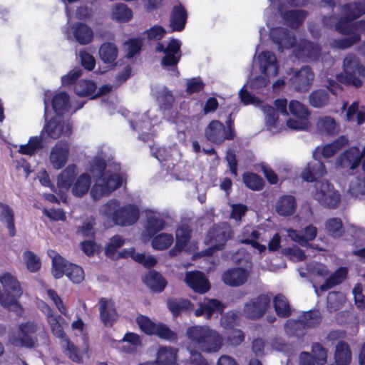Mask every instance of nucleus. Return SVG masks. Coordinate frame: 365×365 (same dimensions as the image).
I'll return each instance as SVG.
<instances>
[{
	"label": "nucleus",
	"instance_id": "f704fd0d",
	"mask_svg": "<svg viewBox=\"0 0 365 365\" xmlns=\"http://www.w3.org/2000/svg\"><path fill=\"white\" fill-rule=\"evenodd\" d=\"M326 173V170L323 163L317 159H314L308 163L307 168L302 173V178L307 182H314L319 180V178Z\"/></svg>",
	"mask_w": 365,
	"mask_h": 365
},
{
	"label": "nucleus",
	"instance_id": "72a5a7b5",
	"mask_svg": "<svg viewBox=\"0 0 365 365\" xmlns=\"http://www.w3.org/2000/svg\"><path fill=\"white\" fill-rule=\"evenodd\" d=\"M101 321L106 326H112L118 318L114 302L111 299L101 298L99 300Z\"/></svg>",
	"mask_w": 365,
	"mask_h": 365
},
{
	"label": "nucleus",
	"instance_id": "a18cd8bd",
	"mask_svg": "<svg viewBox=\"0 0 365 365\" xmlns=\"http://www.w3.org/2000/svg\"><path fill=\"white\" fill-rule=\"evenodd\" d=\"M154 95L160 109L165 111L172 108L174 97L166 87L161 86L158 88L155 91Z\"/></svg>",
	"mask_w": 365,
	"mask_h": 365
},
{
	"label": "nucleus",
	"instance_id": "473e14b6",
	"mask_svg": "<svg viewBox=\"0 0 365 365\" xmlns=\"http://www.w3.org/2000/svg\"><path fill=\"white\" fill-rule=\"evenodd\" d=\"M249 277L248 270L243 268H232L222 274V281L231 287H238L245 284Z\"/></svg>",
	"mask_w": 365,
	"mask_h": 365
},
{
	"label": "nucleus",
	"instance_id": "0eeeda50",
	"mask_svg": "<svg viewBox=\"0 0 365 365\" xmlns=\"http://www.w3.org/2000/svg\"><path fill=\"white\" fill-rule=\"evenodd\" d=\"M344 18L335 24L337 31L342 34H359L365 31V21L361 20L355 23L351 21L365 14V0H356L355 2L347 4L342 9Z\"/></svg>",
	"mask_w": 365,
	"mask_h": 365
},
{
	"label": "nucleus",
	"instance_id": "5fc2aeb1",
	"mask_svg": "<svg viewBox=\"0 0 365 365\" xmlns=\"http://www.w3.org/2000/svg\"><path fill=\"white\" fill-rule=\"evenodd\" d=\"M325 230L332 237H340L344 232L341 220L339 217L329 218L325 222Z\"/></svg>",
	"mask_w": 365,
	"mask_h": 365
},
{
	"label": "nucleus",
	"instance_id": "de8ad7c7",
	"mask_svg": "<svg viewBox=\"0 0 365 365\" xmlns=\"http://www.w3.org/2000/svg\"><path fill=\"white\" fill-rule=\"evenodd\" d=\"M143 282L154 292H162L166 284L165 279L155 270L150 271L144 277Z\"/></svg>",
	"mask_w": 365,
	"mask_h": 365
},
{
	"label": "nucleus",
	"instance_id": "2f4dec72",
	"mask_svg": "<svg viewBox=\"0 0 365 365\" xmlns=\"http://www.w3.org/2000/svg\"><path fill=\"white\" fill-rule=\"evenodd\" d=\"M185 282L195 292L200 294H204L210 289V283L207 279L198 271L187 272Z\"/></svg>",
	"mask_w": 365,
	"mask_h": 365
},
{
	"label": "nucleus",
	"instance_id": "6e6d98bb",
	"mask_svg": "<svg viewBox=\"0 0 365 365\" xmlns=\"http://www.w3.org/2000/svg\"><path fill=\"white\" fill-rule=\"evenodd\" d=\"M132 16L131 9L124 4H116L113 7L112 18L118 22H127Z\"/></svg>",
	"mask_w": 365,
	"mask_h": 365
},
{
	"label": "nucleus",
	"instance_id": "7c9ffc66",
	"mask_svg": "<svg viewBox=\"0 0 365 365\" xmlns=\"http://www.w3.org/2000/svg\"><path fill=\"white\" fill-rule=\"evenodd\" d=\"M286 231L289 238L302 246L314 240L317 234V228L312 225L305 227L301 232L291 228L287 229Z\"/></svg>",
	"mask_w": 365,
	"mask_h": 365
},
{
	"label": "nucleus",
	"instance_id": "b1692460",
	"mask_svg": "<svg viewBox=\"0 0 365 365\" xmlns=\"http://www.w3.org/2000/svg\"><path fill=\"white\" fill-rule=\"evenodd\" d=\"M314 75L309 66H303L289 79L290 86L298 92L307 91L314 81Z\"/></svg>",
	"mask_w": 365,
	"mask_h": 365
},
{
	"label": "nucleus",
	"instance_id": "338daca9",
	"mask_svg": "<svg viewBox=\"0 0 365 365\" xmlns=\"http://www.w3.org/2000/svg\"><path fill=\"white\" fill-rule=\"evenodd\" d=\"M243 181L247 187L253 190H259L264 185L263 180L257 174L252 173H245Z\"/></svg>",
	"mask_w": 365,
	"mask_h": 365
},
{
	"label": "nucleus",
	"instance_id": "9d476101",
	"mask_svg": "<svg viewBox=\"0 0 365 365\" xmlns=\"http://www.w3.org/2000/svg\"><path fill=\"white\" fill-rule=\"evenodd\" d=\"M310 192L312 197L324 207L335 209L341 202V194L327 180H317Z\"/></svg>",
	"mask_w": 365,
	"mask_h": 365
},
{
	"label": "nucleus",
	"instance_id": "09e8293b",
	"mask_svg": "<svg viewBox=\"0 0 365 365\" xmlns=\"http://www.w3.org/2000/svg\"><path fill=\"white\" fill-rule=\"evenodd\" d=\"M0 220L6 225L9 234L13 237L16 234L14 214L13 210L7 205L0 204Z\"/></svg>",
	"mask_w": 365,
	"mask_h": 365
},
{
	"label": "nucleus",
	"instance_id": "69168bd1",
	"mask_svg": "<svg viewBox=\"0 0 365 365\" xmlns=\"http://www.w3.org/2000/svg\"><path fill=\"white\" fill-rule=\"evenodd\" d=\"M313 361L317 365H324L327 361V350L319 343H314L312 346Z\"/></svg>",
	"mask_w": 365,
	"mask_h": 365
},
{
	"label": "nucleus",
	"instance_id": "79ce46f5",
	"mask_svg": "<svg viewBox=\"0 0 365 365\" xmlns=\"http://www.w3.org/2000/svg\"><path fill=\"white\" fill-rule=\"evenodd\" d=\"M176 244L174 248L170 250V255L175 256L187 245L190 238V230L187 225L180 226L175 232Z\"/></svg>",
	"mask_w": 365,
	"mask_h": 365
},
{
	"label": "nucleus",
	"instance_id": "a878e982",
	"mask_svg": "<svg viewBox=\"0 0 365 365\" xmlns=\"http://www.w3.org/2000/svg\"><path fill=\"white\" fill-rule=\"evenodd\" d=\"M77 175V167L75 165H68L58 176L57 186L60 190V198L63 202H66V195L65 192H67L72 185L74 178Z\"/></svg>",
	"mask_w": 365,
	"mask_h": 365
},
{
	"label": "nucleus",
	"instance_id": "c756f323",
	"mask_svg": "<svg viewBox=\"0 0 365 365\" xmlns=\"http://www.w3.org/2000/svg\"><path fill=\"white\" fill-rule=\"evenodd\" d=\"M225 309L223 304L215 299L205 298L199 302V307L195 310V317L203 316L210 319L215 313H221Z\"/></svg>",
	"mask_w": 365,
	"mask_h": 365
},
{
	"label": "nucleus",
	"instance_id": "1a4fd4ad",
	"mask_svg": "<svg viewBox=\"0 0 365 365\" xmlns=\"http://www.w3.org/2000/svg\"><path fill=\"white\" fill-rule=\"evenodd\" d=\"M48 255L52 259V273L55 278L59 279L66 274L73 283L83 280L84 272L81 267L68 262L54 250H48Z\"/></svg>",
	"mask_w": 365,
	"mask_h": 365
},
{
	"label": "nucleus",
	"instance_id": "f8f14e48",
	"mask_svg": "<svg viewBox=\"0 0 365 365\" xmlns=\"http://www.w3.org/2000/svg\"><path fill=\"white\" fill-rule=\"evenodd\" d=\"M344 72L337 75L339 82L359 87L362 82L359 76L365 77V68L359 63L358 58L354 54H348L344 60Z\"/></svg>",
	"mask_w": 365,
	"mask_h": 365
},
{
	"label": "nucleus",
	"instance_id": "2eb2a0df",
	"mask_svg": "<svg viewBox=\"0 0 365 365\" xmlns=\"http://www.w3.org/2000/svg\"><path fill=\"white\" fill-rule=\"evenodd\" d=\"M319 322V312L309 311L303 313L297 320H288L284 325V330L289 336L299 337L304 334V329L306 328L314 327Z\"/></svg>",
	"mask_w": 365,
	"mask_h": 365
},
{
	"label": "nucleus",
	"instance_id": "58836bf2",
	"mask_svg": "<svg viewBox=\"0 0 365 365\" xmlns=\"http://www.w3.org/2000/svg\"><path fill=\"white\" fill-rule=\"evenodd\" d=\"M317 132L322 135H335L339 131V125L330 116H321L316 123Z\"/></svg>",
	"mask_w": 365,
	"mask_h": 365
},
{
	"label": "nucleus",
	"instance_id": "5701e85b",
	"mask_svg": "<svg viewBox=\"0 0 365 365\" xmlns=\"http://www.w3.org/2000/svg\"><path fill=\"white\" fill-rule=\"evenodd\" d=\"M364 151L353 146L343 152L337 158L336 165L344 169L354 170L361 163Z\"/></svg>",
	"mask_w": 365,
	"mask_h": 365
},
{
	"label": "nucleus",
	"instance_id": "423d86ee",
	"mask_svg": "<svg viewBox=\"0 0 365 365\" xmlns=\"http://www.w3.org/2000/svg\"><path fill=\"white\" fill-rule=\"evenodd\" d=\"M99 213L103 217L111 220L115 225L120 226L131 225L139 218V210L136 205L128 204L120 207V202L115 199L103 205Z\"/></svg>",
	"mask_w": 365,
	"mask_h": 365
},
{
	"label": "nucleus",
	"instance_id": "c85d7f7f",
	"mask_svg": "<svg viewBox=\"0 0 365 365\" xmlns=\"http://www.w3.org/2000/svg\"><path fill=\"white\" fill-rule=\"evenodd\" d=\"M146 221L145 224V232L149 237L153 236L157 232L164 229L165 226V215L154 210L145 211Z\"/></svg>",
	"mask_w": 365,
	"mask_h": 365
},
{
	"label": "nucleus",
	"instance_id": "e433bc0d",
	"mask_svg": "<svg viewBox=\"0 0 365 365\" xmlns=\"http://www.w3.org/2000/svg\"><path fill=\"white\" fill-rule=\"evenodd\" d=\"M187 21V12L185 9L178 4L173 6L170 17V26L173 31H181L184 29Z\"/></svg>",
	"mask_w": 365,
	"mask_h": 365
},
{
	"label": "nucleus",
	"instance_id": "39448f33",
	"mask_svg": "<svg viewBox=\"0 0 365 365\" xmlns=\"http://www.w3.org/2000/svg\"><path fill=\"white\" fill-rule=\"evenodd\" d=\"M44 131L48 137L57 139L61 135L70 136L72 127L68 121L61 120V117L57 115L46 123L39 136L31 137L26 144L21 145L19 152L21 154L32 155L41 150L43 146L41 135Z\"/></svg>",
	"mask_w": 365,
	"mask_h": 365
},
{
	"label": "nucleus",
	"instance_id": "f03ea898",
	"mask_svg": "<svg viewBox=\"0 0 365 365\" xmlns=\"http://www.w3.org/2000/svg\"><path fill=\"white\" fill-rule=\"evenodd\" d=\"M109 148L103 145L99 148L96 156L90 165V173L94 179V185L91 190V195L95 200L109 195L120 187L123 183V175L120 172L118 164L113 166L106 165Z\"/></svg>",
	"mask_w": 365,
	"mask_h": 365
},
{
	"label": "nucleus",
	"instance_id": "bb28decb",
	"mask_svg": "<svg viewBox=\"0 0 365 365\" xmlns=\"http://www.w3.org/2000/svg\"><path fill=\"white\" fill-rule=\"evenodd\" d=\"M84 103L85 101L77 103L76 107H75L73 110H71L72 105L69 101V96L65 92L56 93L53 96L51 100L52 108L58 116H60V115L66 112H71V113H73L77 110L81 108Z\"/></svg>",
	"mask_w": 365,
	"mask_h": 365
},
{
	"label": "nucleus",
	"instance_id": "c03bdc74",
	"mask_svg": "<svg viewBox=\"0 0 365 365\" xmlns=\"http://www.w3.org/2000/svg\"><path fill=\"white\" fill-rule=\"evenodd\" d=\"M73 34L80 44H88L93 40V30L86 24L78 23L73 26Z\"/></svg>",
	"mask_w": 365,
	"mask_h": 365
},
{
	"label": "nucleus",
	"instance_id": "ea45409f",
	"mask_svg": "<svg viewBox=\"0 0 365 365\" xmlns=\"http://www.w3.org/2000/svg\"><path fill=\"white\" fill-rule=\"evenodd\" d=\"M347 272L348 271L346 267H339L335 272L330 275L327 279L325 283L320 285L319 288L314 285V288L315 289V292L317 293V294L319 295V291H327L331 287L342 282L346 277Z\"/></svg>",
	"mask_w": 365,
	"mask_h": 365
},
{
	"label": "nucleus",
	"instance_id": "4d7b16f0",
	"mask_svg": "<svg viewBox=\"0 0 365 365\" xmlns=\"http://www.w3.org/2000/svg\"><path fill=\"white\" fill-rule=\"evenodd\" d=\"M329 101V93L325 89L314 91L309 96V102L314 108H322L326 106Z\"/></svg>",
	"mask_w": 365,
	"mask_h": 365
},
{
	"label": "nucleus",
	"instance_id": "393cba45",
	"mask_svg": "<svg viewBox=\"0 0 365 365\" xmlns=\"http://www.w3.org/2000/svg\"><path fill=\"white\" fill-rule=\"evenodd\" d=\"M69 155V144L66 141L59 140L52 148L49 160L56 170L62 168L66 163Z\"/></svg>",
	"mask_w": 365,
	"mask_h": 365
},
{
	"label": "nucleus",
	"instance_id": "680f3d73",
	"mask_svg": "<svg viewBox=\"0 0 365 365\" xmlns=\"http://www.w3.org/2000/svg\"><path fill=\"white\" fill-rule=\"evenodd\" d=\"M76 93L80 96H90L96 90V85L89 80H81L74 86Z\"/></svg>",
	"mask_w": 365,
	"mask_h": 365
},
{
	"label": "nucleus",
	"instance_id": "774afa93",
	"mask_svg": "<svg viewBox=\"0 0 365 365\" xmlns=\"http://www.w3.org/2000/svg\"><path fill=\"white\" fill-rule=\"evenodd\" d=\"M239 321L240 314L237 312L230 311L222 316L220 324L224 329H229L237 325Z\"/></svg>",
	"mask_w": 365,
	"mask_h": 365
},
{
	"label": "nucleus",
	"instance_id": "49530a36",
	"mask_svg": "<svg viewBox=\"0 0 365 365\" xmlns=\"http://www.w3.org/2000/svg\"><path fill=\"white\" fill-rule=\"evenodd\" d=\"M91 185L90 175L88 173H82L73 183L71 192L74 196L81 197L88 192Z\"/></svg>",
	"mask_w": 365,
	"mask_h": 365
},
{
	"label": "nucleus",
	"instance_id": "a19ab883",
	"mask_svg": "<svg viewBox=\"0 0 365 365\" xmlns=\"http://www.w3.org/2000/svg\"><path fill=\"white\" fill-rule=\"evenodd\" d=\"M177 349L170 346H160L157 353L155 365H175Z\"/></svg>",
	"mask_w": 365,
	"mask_h": 365
},
{
	"label": "nucleus",
	"instance_id": "4468645a",
	"mask_svg": "<svg viewBox=\"0 0 365 365\" xmlns=\"http://www.w3.org/2000/svg\"><path fill=\"white\" fill-rule=\"evenodd\" d=\"M205 135L207 140L215 144H221L225 140H232L235 138L233 121L229 119L225 127L219 120H212L205 130Z\"/></svg>",
	"mask_w": 365,
	"mask_h": 365
},
{
	"label": "nucleus",
	"instance_id": "f257e3e1",
	"mask_svg": "<svg viewBox=\"0 0 365 365\" xmlns=\"http://www.w3.org/2000/svg\"><path fill=\"white\" fill-rule=\"evenodd\" d=\"M307 0H270V6L265 10L264 15L268 16L276 9L284 24L293 29L298 28L305 19L307 13L302 9H287L286 4L292 6H302ZM277 14L267 19V26L269 28V38L277 45L278 50L289 49L294 47V56L302 61L309 62L319 60L321 48L318 44L301 40L295 46L297 39L293 32L287 29L273 25Z\"/></svg>",
	"mask_w": 365,
	"mask_h": 365
},
{
	"label": "nucleus",
	"instance_id": "603ef678",
	"mask_svg": "<svg viewBox=\"0 0 365 365\" xmlns=\"http://www.w3.org/2000/svg\"><path fill=\"white\" fill-rule=\"evenodd\" d=\"M153 155L158 160L160 163L165 162L164 164L170 163L173 159V157L175 155L179 157V152L176 148H166L165 147H159L152 148Z\"/></svg>",
	"mask_w": 365,
	"mask_h": 365
},
{
	"label": "nucleus",
	"instance_id": "3c124183",
	"mask_svg": "<svg viewBox=\"0 0 365 365\" xmlns=\"http://www.w3.org/2000/svg\"><path fill=\"white\" fill-rule=\"evenodd\" d=\"M346 119L349 122L356 121L358 125L365 123V108L359 109V102H353L346 109Z\"/></svg>",
	"mask_w": 365,
	"mask_h": 365
},
{
	"label": "nucleus",
	"instance_id": "c9c22d12",
	"mask_svg": "<svg viewBox=\"0 0 365 365\" xmlns=\"http://www.w3.org/2000/svg\"><path fill=\"white\" fill-rule=\"evenodd\" d=\"M297 209V202L292 195H282L277 201L275 210L277 213L283 217L292 215Z\"/></svg>",
	"mask_w": 365,
	"mask_h": 365
},
{
	"label": "nucleus",
	"instance_id": "37998d69",
	"mask_svg": "<svg viewBox=\"0 0 365 365\" xmlns=\"http://www.w3.org/2000/svg\"><path fill=\"white\" fill-rule=\"evenodd\" d=\"M99 56L103 63L113 66L118 56V48L115 43L111 42L103 43L99 48Z\"/></svg>",
	"mask_w": 365,
	"mask_h": 365
},
{
	"label": "nucleus",
	"instance_id": "cd10ccee",
	"mask_svg": "<svg viewBox=\"0 0 365 365\" xmlns=\"http://www.w3.org/2000/svg\"><path fill=\"white\" fill-rule=\"evenodd\" d=\"M162 171H165L168 178L165 180H188V168L182 161L174 163V159L168 164L162 165Z\"/></svg>",
	"mask_w": 365,
	"mask_h": 365
},
{
	"label": "nucleus",
	"instance_id": "864d4df0",
	"mask_svg": "<svg viewBox=\"0 0 365 365\" xmlns=\"http://www.w3.org/2000/svg\"><path fill=\"white\" fill-rule=\"evenodd\" d=\"M347 137L341 135L329 144L325 145L321 150L322 155L324 158H330L339 150L348 144Z\"/></svg>",
	"mask_w": 365,
	"mask_h": 365
},
{
	"label": "nucleus",
	"instance_id": "13d9d810",
	"mask_svg": "<svg viewBox=\"0 0 365 365\" xmlns=\"http://www.w3.org/2000/svg\"><path fill=\"white\" fill-rule=\"evenodd\" d=\"M277 314L280 317H288L291 314V309L287 298L282 294L277 295L273 300Z\"/></svg>",
	"mask_w": 365,
	"mask_h": 365
},
{
	"label": "nucleus",
	"instance_id": "4c0bfd02",
	"mask_svg": "<svg viewBox=\"0 0 365 365\" xmlns=\"http://www.w3.org/2000/svg\"><path fill=\"white\" fill-rule=\"evenodd\" d=\"M334 358V363L329 365H349L352 359L349 345L344 341L338 342L335 347Z\"/></svg>",
	"mask_w": 365,
	"mask_h": 365
},
{
	"label": "nucleus",
	"instance_id": "a211bd4d",
	"mask_svg": "<svg viewBox=\"0 0 365 365\" xmlns=\"http://www.w3.org/2000/svg\"><path fill=\"white\" fill-rule=\"evenodd\" d=\"M289 110L291 115L297 119L287 120V126L294 130H306L309 126L308 117L309 112L307 108L298 101L292 100L289 103Z\"/></svg>",
	"mask_w": 365,
	"mask_h": 365
},
{
	"label": "nucleus",
	"instance_id": "dca6fc26",
	"mask_svg": "<svg viewBox=\"0 0 365 365\" xmlns=\"http://www.w3.org/2000/svg\"><path fill=\"white\" fill-rule=\"evenodd\" d=\"M233 236L231 226L222 222L213 225L207 232L205 242L210 246L211 251L220 250L226 242Z\"/></svg>",
	"mask_w": 365,
	"mask_h": 365
},
{
	"label": "nucleus",
	"instance_id": "f3484780",
	"mask_svg": "<svg viewBox=\"0 0 365 365\" xmlns=\"http://www.w3.org/2000/svg\"><path fill=\"white\" fill-rule=\"evenodd\" d=\"M155 51L157 52H163L165 53V56L161 61L163 66L171 67L172 71L174 72V75L178 76L179 71H178L176 66L181 57L180 41L171 39L165 48L163 43H158L155 48Z\"/></svg>",
	"mask_w": 365,
	"mask_h": 365
},
{
	"label": "nucleus",
	"instance_id": "0e129e2a",
	"mask_svg": "<svg viewBox=\"0 0 365 365\" xmlns=\"http://www.w3.org/2000/svg\"><path fill=\"white\" fill-rule=\"evenodd\" d=\"M349 36L339 39H334L331 46L337 48H347L360 41L361 36L359 34H347Z\"/></svg>",
	"mask_w": 365,
	"mask_h": 365
},
{
	"label": "nucleus",
	"instance_id": "8fccbe9b",
	"mask_svg": "<svg viewBox=\"0 0 365 365\" xmlns=\"http://www.w3.org/2000/svg\"><path fill=\"white\" fill-rule=\"evenodd\" d=\"M140 344V337L134 333H127L121 340L118 341L117 346L125 352H133Z\"/></svg>",
	"mask_w": 365,
	"mask_h": 365
},
{
	"label": "nucleus",
	"instance_id": "6ab92c4d",
	"mask_svg": "<svg viewBox=\"0 0 365 365\" xmlns=\"http://www.w3.org/2000/svg\"><path fill=\"white\" fill-rule=\"evenodd\" d=\"M268 238L266 231L262 228L251 226L245 227L240 237V241L243 244L251 245L252 247L262 254L266 251V246L260 242H266Z\"/></svg>",
	"mask_w": 365,
	"mask_h": 365
},
{
	"label": "nucleus",
	"instance_id": "6e6552de",
	"mask_svg": "<svg viewBox=\"0 0 365 365\" xmlns=\"http://www.w3.org/2000/svg\"><path fill=\"white\" fill-rule=\"evenodd\" d=\"M0 282L4 287V293L0 296V304L10 311L20 315L22 308L18 302V298L22 292L19 282L14 276L6 272L0 276Z\"/></svg>",
	"mask_w": 365,
	"mask_h": 365
},
{
	"label": "nucleus",
	"instance_id": "e2e57ef3",
	"mask_svg": "<svg viewBox=\"0 0 365 365\" xmlns=\"http://www.w3.org/2000/svg\"><path fill=\"white\" fill-rule=\"evenodd\" d=\"M345 302V296L341 292H329L327 297V309L331 312L341 308Z\"/></svg>",
	"mask_w": 365,
	"mask_h": 365
},
{
	"label": "nucleus",
	"instance_id": "9b49d317",
	"mask_svg": "<svg viewBox=\"0 0 365 365\" xmlns=\"http://www.w3.org/2000/svg\"><path fill=\"white\" fill-rule=\"evenodd\" d=\"M129 122L132 128L138 133V138L146 142L154 136L159 120L151 110H148L140 115L133 114Z\"/></svg>",
	"mask_w": 365,
	"mask_h": 365
},
{
	"label": "nucleus",
	"instance_id": "052dcab7",
	"mask_svg": "<svg viewBox=\"0 0 365 365\" xmlns=\"http://www.w3.org/2000/svg\"><path fill=\"white\" fill-rule=\"evenodd\" d=\"M349 193L354 197L360 198L365 195V179L357 177L350 181Z\"/></svg>",
	"mask_w": 365,
	"mask_h": 365
},
{
	"label": "nucleus",
	"instance_id": "ddd939ff",
	"mask_svg": "<svg viewBox=\"0 0 365 365\" xmlns=\"http://www.w3.org/2000/svg\"><path fill=\"white\" fill-rule=\"evenodd\" d=\"M63 319L60 315H55L48 317V323L51 327V331L54 336L60 339L61 345L63 349L64 354L68 356L73 361L81 363L82 359L75 345L66 337L63 331L62 322Z\"/></svg>",
	"mask_w": 365,
	"mask_h": 365
},
{
	"label": "nucleus",
	"instance_id": "20e7f679",
	"mask_svg": "<svg viewBox=\"0 0 365 365\" xmlns=\"http://www.w3.org/2000/svg\"><path fill=\"white\" fill-rule=\"evenodd\" d=\"M246 86L245 85L240 91L239 96L241 101L245 105L252 104L259 106L264 114L265 125L267 129L273 133L279 132L282 125L279 120V113L286 118L289 115L287 108V99L279 98L275 100L274 106L277 109L275 110L272 106L264 104L257 97L249 93L246 89Z\"/></svg>",
	"mask_w": 365,
	"mask_h": 365
},
{
	"label": "nucleus",
	"instance_id": "aec40b11",
	"mask_svg": "<svg viewBox=\"0 0 365 365\" xmlns=\"http://www.w3.org/2000/svg\"><path fill=\"white\" fill-rule=\"evenodd\" d=\"M269 304L270 297L266 294H261L245 304L243 314L250 319H259L265 314Z\"/></svg>",
	"mask_w": 365,
	"mask_h": 365
},
{
	"label": "nucleus",
	"instance_id": "412c9836",
	"mask_svg": "<svg viewBox=\"0 0 365 365\" xmlns=\"http://www.w3.org/2000/svg\"><path fill=\"white\" fill-rule=\"evenodd\" d=\"M37 331V325L34 322H27L19 325V333L17 337L11 336L9 342L15 346L31 348L34 346L36 339L34 336Z\"/></svg>",
	"mask_w": 365,
	"mask_h": 365
},
{
	"label": "nucleus",
	"instance_id": "bf43d9fd",
	"mask_svg": "<svg viewBox=\"0 0 365 365\" xmlns=\"http://www.w3.org/2000/svg\"><path fill=\"white\" fill-rule=\"evenodd\" d=\"M173 236L168 233H160L153 237L152 240V247L156 250H163L168 249L173 242Z\"/></svg>",
	"mask_w": 365,
	"mask_h": 365
},
{
	"label": "nucleus",
	"instance_id": "4be33fe9",
	"mask_svg": "<svg viewBox=\"0 0 365 365\" xmlns=\"http://www.w3.org/2000/svg\"><path fill=\"white\" fill-rule=\"evenodd\" d=\"M257 63L261 73L267 77H274L278 74L279 64L274 53L269 51L259 53Z\"/></svg>",
	"mask_w": 365,
	"mask_h": 365
},
{
	"label": "nucleus",
	"instance_id": "7ed1b4c3",
	"mask_svg": "<svg viewBox=\"0 0 365 365\" xmlns=\"http://www.w3.org/2000/svg\"><path fill=\"white\" fill-rule=\"evenodd\" d=\"M189 340L187 350L190 352V361L192 365H210L200 353L195 349L207 353L217 352L223 344V338L215 329L208 326H193L186 331Z\"/></svg>",
	"mask_w": 365,
	"mask_h": 365
}]
</instances>
